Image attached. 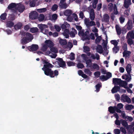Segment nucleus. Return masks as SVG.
Instances as JSON below:
<instances>
[{
	"label": "nucleus",
	"mask_w": 134,
	"mask_h": 134,
	"mask_svg": "<svg viewBox=\"0 0 134 134\" xmlns=\"http://www.w3.org/2000/svg\"><path fill=\"white\" fill-rule=\"evenodd\" d=\"M43 62L44 65L43 67L42 68V70L44 71L46 75L49 76L51 78L54 77L55 76H57L58 75L59 72L58 70H55L53 71L51 69L54 67L53 65L46 60H43Z\"/></svg>",
	"instance_id": "f257e3e1"
},
{
	"label": "nucleus",
	"mask_w": 134,
	"mask_h": 134,
	"mask_svg": "<svg viewBox=\"0 0 134 134\" xmlns=\"http://www.w3.org/2000/svg\"><path fill=\"white\" fill-rule=\"evenodd\" d=\"M16 16L13 13L9 14L8 18L5 20L6 25H14L13 21L15 20Z\"/></svg>",
	"instance_id": "f03ea898"
},
{
	"label": "nucleus",
	"mask_w": 134,
	"mask_h": 134,
	"mask_svg": "<svg viewBox=\"0 0 134 134\" xmlns=\"http://www.w3.org/2000/svg\"><path fill=\"white\" fill-rule=\"evenodd\" d=\"M25 6L21 4H18L16 8L12 10V12L16 14H18V11L20 13L23 12L25 9Z\"/></svg>",
	"instance_id": "7ed1b4c3"
},
{
	"label": "nucleus",
	"mask_w": 134,
	"mask_h": 134,
	"mask_svg": "<svg viewBox=\"0 0 134 134\" xmlns=\"http://www.w3.org/2000/svg\"><path fill=\"white\" fill-rule=\"evenodd\" d=\"M57 59L58 61V64L60 67L63 68L65 67L66 66V63L62 58H57Z\"/></svg>",
	"instance_id": "20e7f679"
},
{
	"label": "nucleus",
	"mask_w": 134,
	"mask_h": 134,
	"mask_svg": "<svg viewBox=\"0 0 134 134\" xmlns=\"http://www.w3.org/2000/svg\"><path fill=\"white\" fill-rule=\"evenodd\" d=\"M30 18L31 19H36L38 18V14L36 11H32L29 14Z\"/></svg>",
	"instance_id": "39448f33"
},
{
	"label": "nucleus",
	"mask_w": 134,
	"mask_h": 134,
	"mask_svg": "<svg viewBox=\"0 0 134 134\" xmlns=\"http://www.w3.org/2000/svg\"><path fill=\"white\" fill-rule=\"evenodd\" d=\"M120 109L116 107H113L112 106H110L109 107V112L113 113L115 111H116L118 113H121L122 111Z\"/></svg>",
	"instance_id": "423d86ee"
},
{
	"label": "nucleus",
	"mask_w": 134,
	"mask_h": 134,
	"mask_svg": "<svg viewBox=\"0 0 134 134\" xmlns=\"http://www.w3.org/2000/svg\"><path fill=\"white\" fill-rule=\"evenodd\" d=\"M38 48V46L36 44H32L30 46V48H29V50L30 51H36Z\"/></svg>",
	"instance_id": "0eeeda50"
},
{
	"label": "nucleus",
	"mask_w": 134,
	"mask_h": 134,
	"mask_svg": "<svg viewBox=\"0 0 134 134\" xmlns=\"http://www.w3.org/2000/svg\"><path fill=\"white\" fill-rule=\"evenodd\" d=\"M45 44H46L48 47L51 48L54 46V44L53 42L49 40H46L44 41Z\"/></svg>",
	"instance_id": "6e6552de"
},
{
	"label": "nucleus",
	"mask_w": 134,
	"mask_h": 134,
	"mask_svg": "<svg viewBox=\"0 0 134 134\" xmlns=\"http://www.w3.org/2000/svg\"><path fill=\"white\" fill-rule=\"evenodd\" d=\"M18 5V4L12 3L9 4L8 7L7 8L11 10L12 12V10L16 8Z\"/></svg>",
	"instance_id": "1a4fd4ad"
},
{
	"label": "nucleus",
	"mask_w": 134,
	"mask_h": 134,
	"mask_svg": "<svg viewBox=\"0 0 134 134\" xmlns=\"http://www.w3.org/2000/svg\"><path fill=\"white\" fill-rule=\"evenodd\" d=\"M59 5V7L62 9H65L68 7L67 4L66 2H60Z\"/></svg>",
	"instance_id": "9d476101"
},
{
	"label": "nucleus",
	"mask_w": 134,
	"mask_h": 134,
	"mask_svg": "<svg viewBox=\"0 0 134 134\" xmlns=\"http://www.w3.org/2000/svg\"><path fill=\"white\" fill-rule=\"evenodd\" d=\"M100 79L102 81H106L109 79V72H107V76L104 75H101L99 77Z\"/></svg>",
	"instance_id": "9b49d317"
},
{
	"label": "nucleus",
	"mask_w": 134,
	"mask_h": 134,
	"mask_svg": "<svg viewBox=\"0 0 134 134\" xmlns=\"http://www.w3.org/2000/svg\"><path fill=\"white\" fill-rule=\"evenodd\" d=\"M38 27L41 29L42 32H44L46 33H48V30L46 29L48 28V26H38Z\"/></svg>",
	"instance_id": "f8f14e48"
},
{
	"label": "nucleus",
	"mask_w": 134,
	"mask_h": 134,
	"mask_svg": "<svg viewBox=\"0 0 134 134\" xmlns=\"http://www.w3.org/2000/svg\"><path fill=\"white\" fill-rule=\"evenodd\" d=\"M26 37L27 40L31 41L33 38V36L32 34L29 32H26Z\"/></svg>",
	"instance_id": "ddd939ff"
},
{
	"label": "nucleus",
	"mask_w": 134,
	"mask_h": 134,
	"mask_svg": "<svg viewBox=\"0 0 134 134\" xmlns=\"http://www.w3.org/2000/svg\"><path fill=\"white\" fill-rule=\"evenodd\" d=\"M90 18L92 20H93L95 18V14L94 10L93 9H92L90 10Z\"/></svg>",
	"instance_id": "4468645a"
},
{
	"label": "nucleus",
	"mask_w": 134,
	"mask_h": 134,
	"mask_svg": "<svg viewBox=\"0 0 134 134\" xmlns=\"http://www.w3.org/2000/svg\"><path fill=\"white\" fill-rule=\"evenodd\" d=\"M121 79L119 78H113V83L115 85H119Z\"/></svg>",
	"instance_id": "2eb2a0df"
},
{
	"label": "nucleus",
	"mask_w": 134,
	"mask_h": 134,
	"mask_svg": "<svg viewBox=\"0 0 134 134\" xmlns=\"http://www.w3.org/2000/svg\"><path fill=\"white\" fill-rule=\"evenodd\" d=\"M123 56L125 57V58H129V56L131 54V52L129 51H124L122 53Z\"/></svg>",
	"instance_id": "dca6fc26"
},
{
	"label": "nucleus",
	"mask_w": 134,
	"mask_h": 134,
	"mask_svg": "<svg viewBox=\"0 0 134 134\" xmlns=\"http://www.w3.org/2000/svg\"><path fill=\"white\" fill-rule=\"evenodd\" d=\"M120 90V87L119 86H115L111 90V92L112 93H114L119 91Z\"/></svg>",
	"instance_id": "f3484780"
},
{
	"label": "nucleus",
	"mask_w": 134,
	"mask_h": 134,
	"mask_svg": "<svg viewBox=\"0 0 134 134\" xmlns=\"http://www.w3.org/2000/svg\"><path fill=\"white\" fill-rule=\"evenodd\" d=\"M72 12L70 9H66L64 12V15L66 16H70L72 14Z\"/></svg>",
	"instance_id": "a211bd4d"
},
{
	"label": "nucleus",
	"mask_w": 134,
	"mask_h": 134,
	"mask_svg": "<svg viewBox=\"0 0 134 134\" xmlns=\"http://www.w3.org/2000/svg\"><path fill=\"white\" fill-rule=\"evenodd\" d=\"M84 36L83 38L85 40H90V37L89 36V32L88 31H86L84 33Z\"/></svg>",
	"instance_id": "6ab92c4d"
},
{
	"label": "nucleus",
	"mask_w": 134,
	"mask_h": 134,
	"mask_svg": "<svg viewBox=\"0 0 134 134\" xmlns=\"http://www.w3.org/2000/svg\"><path fill=\"white\" fill-rule=\"evenodd\" d=\"M8 27L12 28L13 27L12 31L15 30H17L20 29L21 28L22 26H7Z\"/></svg>",
	"instance_id": "aec40b11"
},
{
	"label": "nucleus",
	"mask_w": 134,
	"mask_h": 134,
	"mask_svg": "<svg viewBox=\"0 0 134 134\" xmlns=\"http://www.w3.org/2000/svg\"><path fill=\"white\" fill-rule=\"evenodd\" d=\"M72 31H71L70 32L69 34L70 36L72 37H75V34H77V31L73 28H72Z\"/></svg>",
	"instance_id": "412c9836"
},
{
	"label": "nucleus",
	"mask_w": 134,
	"mask_h": 134,
	"mask_svg": "<svg viewBox=\"0 0 134 134\" xmlns=\"http://www.w3.org/2000/svg\"><path fill=\"white\" fill-rule=\"evenodd\" d=\"M131 65V64H128L127 65L126 67V70L128 74H130L132 70Z\"/></svg>",
	"instance_id": "4be33fe9"
},
{
	"label": "nucleus",
	"mask_w": 134,
	"mask_h": 134,
	"mask_svg": "<svg viewBox=\"0 0 134 134\" xmlns=\"http://www.w3.org/2000/svg\"><path fill=\"white\" fill-rule=\"evenodd\" d=\"M96 50L97 52L99 53H102L103 52V48L100 45H98L97 46V48Z\"/></svg>",
	"instance_id": "5701e85b"
},
{
	"label": "nucleus",
	"mask_w": 134,
	"mask_h": 134,
	"mask_svg": "<svg viewBox=\"0 0 134 134\" xmlns=\"http://www.w3.org/2000/svg\"><path fill=\"white\" fill-rule=\"evenodd\" d=\"M121 124L126 128H128V126L127 122L125 120L122 119L120 120Z\"/></svg>",
	"instance_id": "b1692460"
},
{
	"label": "nucleus",
	"mask_w": 134,
	"mask_h": 134,
	"mask_svg": "<svg viewBox=\"0 0 134 134\" xmlns=\"http://www.w3.org/2000/svg\"><path fill=\"white\" fill-rule=\"evenodd\" d=\"M127 85V83L126 81H122L121 80L119 85L125 88H126V86Z\"/></svg>",
	"instance_id": "393cba45"
},
{
	"label": "nucleus",
	"mask_w": 134,
	"mask_h": 134,
	"mask_svg": "<svg viewBox=\"0 0 134 134\" xmlns=\"http://www.w3.org/2000/svg\"><path fill=\"white\" fill-rule=\"evenodd\" d=\"M115 29L117 35H120L122 31L121 27L119 26H115Z\"/></svg>",
	"instance_id": "a878e982"
},
{
	"label": "nucleus",
	"mask_w": 134,
	"mask_h": 134,
	"mask_svg": "<svg viewBox=\"0 0 134 134\" xmlns=\"http://www.w3.org/2000/svg\"><path fill=\"white\" fill-rule=\"evenodd\" d=\"M102 83H98L95 86V87L96 89L95 91L96 92H98L100 91V88L102 87Z\"/></svg>",
	"instance_id": "bb28decb"
},
{
	"label": "nucleus",
	"mask_w": 134,
	"mask_h": 134,
	"mask_svg": "<svg viewBox=\"0 0 134 134\" xmlns=\"http://www.w3.org/2000/svg\"><path fill=\"white\" fill-rule=\"evenodd\" d=\"M7 15V14L5 13H2L0 16V18L2 21L3 20H5L7 19L6 17Z\"/></svg>",
	"instance_id": "cd10ccee"
},
{
	"label": "nucleus",
	"mask_w": 134,
	"mask_h": 134,
	"mask_svg": "<svg viewBox=\"0 0 134 134\" xmlns=\"http://www.w3.org/2000/svg\"><path fill=\"white\" fill-rule=\"evenodd\" d=\"M103 21L105 22L109 21V15L107 14H105L103 16Z\"/></svg>",
	"instance_id": "c85d7f7f"
},
{
	"label": "nucleus",
	"mask_w": 134,
	"mask_h": 134,
	"mask_svg": "<svg viewBox=\"0 0 134 134\" xmlns=\"http://www.w3.org/2000/svg\"><path fill=\"white\" fill-rule=\"evenodd\" d=\"M120 49L119 46H114L113 48V51L114 53H116L119 51Z\"/></svg>",
	"instance_id": "c756f323"
},
{
	"label": "nucleus",
	"mask_w": 134,
	"mask_h": 134,
	"mask_svg": "<svg viewBox=\"0 0 134 134\" xmlns=\"http://www.w3.org/2000/svg\"><path fill=\"white\" fill-rule=\"evenodd\" d=\"M59 42L62 45H66L67 43V41L66 39L63 40L60 38L59 40Z\"/></svg>",
	"instance_id": "7c9ffc66"
},
{
	"label": "nucleus",
	"mask_w": 134,
	"mask_h": 134,
	"mask_svg": "<svg viewBox=\"0 0 134 134\" xmlns=\"http://www.w3.org/2000/svg\"><path fill=\"white\" fill-rule=\"evenodd\" d=\"M127 36H130L131 38H134V33L133 31H131L129 32L127 34Z\"/></svg>",
	"instance_id": "2f4dec72"
},
{
	"label": "nucleus",
	"mask_w": 134,
	"mask_h": 134,
	"mask_svg": "<svg viewBox=\"0 0 134 134\" xmlns=\"http://www.w3.org/2000/svg\"><path fill=\"white\" fill-rule=\"evenodd\" d=\"M38 31V29L36 27H32L30 29V31L32 33L37 32Z\"/></svg>",
	"instance_id": "473e14b6"
},
{
	"label": "nucleus",
	"mask_w": 134,
	"mask_h": 134,
	"mask_svg": "<svg viewBox=\"0 0 134 134\" xmlns=\"http://www.w3.org/2000/svg\"><path fill=\"white\" fill-rule=\"evenodd\" d=\"M128 96L124 94L122 95L121 97V101L124 102H125V100H126L127 98L128 97Z\"/></svg>",
	"instance_id": "72a5a7b5"
},
{
	"label": "nucleus",
	"mask_w": 134,
	"mask_h": 134,
	"mask_svg": "<svg viewBox=\"0 0 134 134\" xmlns=\"http://www.w3.org/2000/svg\"><path fill=\"white\" fill-rule=\"evenodd\" d=\"M86 61V66H89L90 67H91L92 66V61L91 60L89 59L87 60Z\"/></svg>",
	"instance_id": "f704fd0d"
},
{
	"label": "nucleus",
	"mask_w": 134,
	"mask_h": 134,
	"mask_svg": "<svg viewBox=\"0 0 134 134\" xmlns=\"http://www.w3.org/2000/svg\"><path fill=\"white\" fill-rule=\"evenodd\" d=\"M131 4V2H128L126 0L124 1V7L126 8H128L129 5Z\"/></svg>",
	"instance_id": "c9c22d12"
},
{
	"label": "nucleus",
	"mask_w": 134,
	"mask_h": 134,
	"mask_svg": "<svg viewBox=\"0 0 134 134\" xmlns=\"http://www.w3.org/2000/svg\"><path fill=\"white\" fill-rule=\"evenodd\" d=\"M45 18V16L44 14H41L39 16H38V20L40 21H43Z\"/></svg>",
	"instance_id": "e433bc0d"
},
{
	"label": "nucleus",
	"mask_w": 134,
	"mask_h": 134,
	"mask_svg": "<svg viewBox=\"0 0 134 134\" xmlns=\"http://www.w3.org/2000/svg\"><path fill=\"white\" fill-rule=\"evenodd\" d=\"M47 10V9L46 8L38 9H37V11L39 13H44L46 12Z\"/></svg>",
	"instance_id": "4c0bfd02"
},
{
	"label": "nucleus",
	"mask_w": 134,
	"mask_h": 134,
	"mask_svg": "<svg viewBox=\"0 0 134 134\" xmlns=\"http://www.w3.org/2000/svg\"><path fill=\"white\" fill-rule=\"evenodd\" d=\"M58 5L57 4H54L52 7L51 10L52 11H55L57 10L58 8Z\"/></svg>",
	"instance_id": "58836bf2"
},
{
	"label": "nucleus",
	"mask_w": 134,
	"mask_h": 134,
	"mask_svg": "<svg viewBox=\"0 0 134 134\" xmlns=\"http://www.w3.org/2000/svg\"><path fill=\"white\" fill-rule=\"evenodd\" d=\"M98 1V0H93L92 3V7L94 9H95L96 8Z\"/></svg>",
	"instance_id": "ea45409f"
},
{
	"label": "nucleus",
	"mask_w": 134,
	"mask_h": 134,
	"mask_svg": "<svg viewBox=\"0 0 134 134\" xmlns=\"http://www.w3.org/2000/svg\"><path fill=\"white\" fill-rule=\"evenodd\" d=\"M133 108V106L132 104L128 105L126 106V110H130Z\"/></svg>",
	"instance_id": "a19ab883"
},
{
	"label": "nucleus",
	"mask_w": 134,
	"mask_h": 134,
	"mask_svg": "<svg viewBox=\"0 0 134 134\" xmlns=\"http://www.w3.org/2000/svg\"><path fill=\"white\" fill-rule=\"evenodd\" d=\"M48 47L47 45L46 44H44L43 46H42V50L44 51H46L48 49Z\"/></svg>",
	"instance_id": "79ce46f5"
},
{
	"label": "nucleus",
	"mask_w": 134,
	"mask_h": 134,
	"mask_svg": "<svg viewBox=\"0 0 134 134\" xmlns=\"http://www.w3.org/2000/svg\"><path fill=\"white\" fill-rule=\"evenodd\" d=\"M27 40L26 37H23L21 40V44L23 45H24L27 42Z\"/></svg>",
	"instance_id": "37998d69"
},
{
	"label": "nucleus",
	"mask_w": 134,
	"mask_h": 134,
	"mask_svg": "<svg viewBox=\"0 0 134 134\" xmlns=\"http://www.w3.org/2000/svg\"><path fill=\"white\" fill-rule=\"evenodd\" d=\"M110 42L111 44H113L114 45V46H117L118 44V42L115 40H111Z\"/></svg>",
	"instance_id": "c03bdc74"
},
{
	"label": "nucleus",
	"mask_w": 134,
	"mask_h": 134,
	"mask_svg": "<svg viewBox=\"0 0 134 134\" xmlns=\"http://www.w3.org/2000/svg\"><path fill=\"white\" fill-rule=\"evenodd\" d=\"M83 51L85 53L89 52L90 51V48L87 46H84L83 47Z\"/></svg>",
	"instance_id": "a18cd8bd"
},
{
	"label": "nucleus",
	"mask_w": 134,
	"mask_h": 134,
	"mask_svg": "<svg viewBox=\"0 0 134 134\" xmlns=\"http://www.w3.org/2000/svg\"><path fill=\"white\" fill-rule=\"evenodd\" d=\"M69 59L71 60H73L75 59V54L73 53H71L69 55Z\"/></svg>",
	"instance_id": "49530a36"
},
{
	"label": "nucleus",
	"mask_w": 134,
	"mask_h": 134,
	"mask_svg": "<svg viewBox=\"0 0 134 134\" xmlns=\"http://www.w3.org/2000/svg\"><path fill=\"white\" fill-rule=\"evenodd\" d=\"M36 4V2L34 0L30 2L29 3L30 6L31 7H34L35 6Z\"/></svg>",
	"instance_id": "de8ad7c7"
},
{
	"label": "nucleus",
	"mask_w": 134,
	"mask_h": 134,
	"mask_svg": "<svg viewBox=\"0 0 134 134\" xmlns=\"http://www.w3.org/2000/svg\"><path fill=\"white\" fill-rule=\"evenodd\" d=\"M132 18L133 19V22H132L131 20H129L127 23V24L128 25H131L134 24V16H133Z\"/></svg>",
	"instance_id": "09e8293b"
},
{
	"label": "nucleus",
	"mask_w": 134,
	"mask_h": 134,
	"mask_svg": "<svg viewBox=\"0 0 134 134\" xmlns=\"http://www.w3.org/2000/svg\"><path fill=\"white\" fill-rule=\"evenodd\" d=\"M84 30L83 29L79 31L78 32V35L80 36H82L83 37L84 36Z\"/></svg>",
	"instance_id": "8fccbe9b"
},
{
	"label": "nucleus",
	"mask_w": 134,
	"mask_h": 134,
	"mask_svg": "<svg viewBox=\"0 0 134 134\" xmlns=\"http://www.w3.org/2000/svg\"><path fill=\"white\" fill-rule=\"evenodd\" d=\"M77 66L79 68L82 69L84 67V66L83 64L79 63L77 64Z\"/></svg>",
	"instance_id": "3c124183"
},
{
	"label": "nucleus",
	"mask_w": 134,
	"mask_h": 134,
	"mask_svg": "<svg viewBox=\"0 0 134 134\" xmlns=\"http://www.w3.org/2000/svg\"><path fill=\"white\" fill-rule=\"evenodd\" d=\"M122 49L124 50V51H127V45L126 43L123 44L122 46Z\"/></svg>",
	"instance_id": "603ef678"
},
{
	"label": "nucleus",
	"mask_w": 134,
	"mask_h": 134,
	"mask_svg": "<svg viewBox=\"0 0 134 134\" xmlns=\"http://www.w3.org/2000/svg\"><path fill=\"white\" fill-rule=\"evenodd\" d=\"M102 39V37L101 36H98L95 40V42L96 43H99Z\"/></svg>",
	"instance_id": "864d4df0"
},
{
	"label": "nucleus",
	"mask_w": 134,
	"mask_h": 134,
	"mask_svg": "<svg viewBox=\"0 0 134 134\" xmlns=\"http://www.w3.org/2000/svg\"><path fill=\"white\" fill-rule=\"evenodd\" d=\"M129 75L130 76L127 75H126V78L125 80L127 81L128 82L130 81L131 80V77L130 74Z\"/></svg>",
	"instance_id": "5fc2aeb1"
},
{
	"label": "nucleus",
	"mask_w": 134,
	"mask_h": 134,
	"mask_svg": "<svg viewBox=\"0 0 134 134\" xmlns=\"http://www.w3.org/2000/svg\"><path fill=\"white\" fill-rule=\"evenodd\" d=\"M67 64L69 66H74L75 65V63L71 61L67 62H66Z\"/></svg>",
	"instance_id": "6e6d98bb"
},
{
	"label": "nucleus",
	"mask_w": 134,
	"mask_h": 134,
	"mask_svg": "<svg viewBox=\"0 0 134 134\" xmlns=\"http://www.w3.org/2000/svg\"><path fill=\"white\" fill-rule=\"evenodd\" d=\"M51 51L53 53H56L57 52V51L56 49L53 47H52L50 49Z\"/></svg>",
	"instance_id": "4d7b16f0"
},
{
	"label": "nucleus",
	"mask_w": 134,
	"mask_h": 134,
	"mask_svg": "<svg viewBox=\"0 0 134 134\" xmlns=\"http://www.w3.org/2000/svg\"><path fill=\"white\" fill-rule=\"evenodd\" d=\"M120 130L122 133L124 134H126V130L124 128L122 127H121L120 128Z\"/></svg>",
	"instance_id": "13d9d810"
},
{
	"label": "nucleus",
	"mask_w": 134,
	"mask_h": 134,
	"mask_svg": "<svg viewBox=\"0 0 134 134\" xmlns=\"http://www.w3.org/2000/svg\"><path fill=\"white\" fill-rule=\"evenodd\" d=\"M72 15L73 16V18H74L75 20L76 21H78V17L77 15L75 13L72 14Z\"/></svg>",
	"instance_id": "bf43d9fd"
},
{
	"label": "nucleus",
	"mask_w": 134,
	"mask_h": 134,
	"mask_svg": "<svg viewBox=\"0 0 134 134\" xmlns=\"http://www.w3.org/2000/svg\"><path fill=\"white\" fill-rule=\"evenodd\" d=\"M114 13L116 15L118 14V12L117 7L116 5H115L114 7Z\"/></svg>",
	"instance_id": "052dcab7"
},
{
	"label": "nucleus",
	"mask_w": 134,
	"mask_h": 134,
	"mask_svg": "<svg viewBox=\"0 0 134 134\" xmlns=\"http://www.w3.org/2000/svg\"><path fill=\"white\" fill-rule=\"evenodd\" d=\"M58 15L56 14H54L52 15V18L53 20H55L57 19Z\"/></svg>",
	"instance_id": "680f3d73"
},
{
	"label": "nucleus",
	"mask_w": 134,
	"mask_h": 134,
	"mask_svg": "<svg viewBox=\"0 0 134 134\" xmlns=\"http://www.w3.org/2000/svg\"><path fill=\"white\" fill-rule=\"evenodd\" d=\"M127 43L130 45H131L133 43V41L132 38H129L127 41Z\"/></svg>",
	"instance_id": "e2e57ef3"
},
{
	"label": "nucleus",
	"mask_w": 134,
	"mask_h": 134,
	"mask_svg": "<svg viewBox=\"0 0 134 134\" xmlns=\"http://www.w3.org/2000/svg\"><path fill=\"white\" fill-rule=\"evenodd\" d=\"M67 20L70 22H71L73 20V18L70 16H68L67 17Z\"/></svg>",
	"instance_id": "0e129e2a"
},
{
	"label": "nucleus",
	"mask_w": 134,
	"mask_h": 134,
	"mask_svg": "<svg viewBox=\"0 0 134 134\" xmlns=\"http://www.w3.org/2000/svg\"><path fill=\"white\" fill-rule=\"evenodd\" d=\"M114 132L116 134H120V130L118 129H115L114 130Z\"/></svg>",
	"instance_id": "69168bd1"
},
{
	"label": "nucleus",
	"mask_w": 134,
	"mask_h": 134,
	"mask_svg": "<svg viewBox=\"0 0 134 134\" xmlns=\"http://www.w3.org/2000/svg\"><path fill=\"white\" fill-rule=\"evenodd\" d=\"M95 76L97 77H99L100 75V73L99 71H96L94 73Z\"/></svg>",
	"instance_id": "338daca9"
},
{
	"label": "nucleus",
	"mask_w": 134,
	"mask_h": 134,
	"mask_svg": "<svg viewBox=\"0 0 134 134\" xmlns=\"http://www.w3.org/2000/svg\"><path fill=\"white\" fill-rule=\"evenodd\" d=\"M100 71H101V73L103 74H107V71L105 70V69H104L103 68H102L100 69Z\"/></svg>",
	"instance_id": "774afa93"
}]
</instances>
